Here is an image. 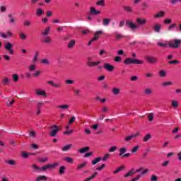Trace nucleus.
<instances>
[{
  "mask_svg": "<svg viewBox=\"0 0 181 181\" xmlns=\"http://www.w3.org/2000/svg\"><path fill=\"white\" fill-rule=\"evenodd\" d=\"M74 93L75 95H80V93H81V90L80 89H75L74 90Z\"/></svg>",
  "mask_w": 181,
  "mask_h": 181,
  "instance_id": "obj_58",
  "label": "nucleus"
},
{
  "mask_svg": "<svg viewBox=\"0 0 181 181\" xmlns=\"http://www.w3.org/2000/svg\"><path fill=\"white\" fill-rule=\"evenodd\" d=\"M58 108H61V110H67L69 108V105H62L58 106Z\"/></svg>",
  "mask_w": 181,
  "mask_h": 181,
  "instance_id": "obj_53",
  "label": "nucleus"
},
{
  "mask_svg": "<svg viewBox=\"0 0 181 181\" xmlns=\"http://www.w3.org/2000/svg\"><path fill=\"white\" fill-rule=\"evenodd\" d=\"M24 26H27V28H29L30 25H32V22H30L29 20H25L23 22Z\"/></svg>",
  "mask_w": 181,
  "mask_h": 181,
  "instance_id": "obj_37",
  "label": "nucleus"
},
{
  "mask_svg": "<svg viewBox=\"0 0 181 181\" xmlns=\"http://www.w3.org/2000/svg\"><path fill=\"white\" fill-rule=\"evenodd\" d=\"M50 33V27H47L45 30L42 33L44 36H47Z\"/></svg>",
  "mask_w": 181,
  "mask_h": 181,
  "instance_id": "obj_25",
  "label": "nucleus"
},
{
  "mask_svg": "<svg viewBox=\"0 0 181 181\" xmlns=\"http://www.w3.org/2000/svg\"><path fill=\"white\" fill-rule=\"evenodd\" d=\"M152 138V136H151V134H148L146 135V136L143 139L144 142H148V141L150 140V139Z\"/></svg>",
  "mask_w": 181,
  "mask_h": 181,
  "instance_id": "obj_35",
  "label": "nucleus"
},
{
  "mask_svg": "<svg viewBox=\"0 0 181 181\" xmlns=\"http://www.w3.org/2000/svg\"><path fill=\"white\" fill-rule=\"evenodd\" d=\"M99 64H101V61L96 62H88L87 65L88 67H97Z\"/></svg>",
  "mask_w": 181,
  "mask_h": 181,
  "instance_id": "obj_8",
  "label": "nucleus"
},
{
  "mask_svg": "<svg viewBox=\"0 0 181 181\" xmlns=\"http://www.w3.org/2000/svg\"><path fill=\"white\" fill-rule=\"evenodd\" d=\"M135 138V136H133V135H130V136H127L125 139H124V141H126V142H128L129 141H131V139Z\"/></svg>",
  "mask_w": 181,
  "mask_h": 181,
  "instance_id": "obj_48",
  "label": "nucleus"
},
{
  "mask_svg": "<svg viewBox=\"0 0 181 181\" xmlns=\"http://www.w3.org/2000/svg\"><path fill=\"white\" fill-rule=\"evenodd\" d=\"M151 180V181H157L158 180V176H156V175H152Z\"/></svg>",
  "mask_w": 181,
  "mask_h": 181,
  "instance_id": "obj_63",
  "label": "nucleus"
},
{
  "mask_svg": "<svg viewBox=\"0 0 181 181\" xmlns=\"http://www.w3.org/2000/svg\"><path fill=\"white\" fill-rule=\"evenodd\" d=\"M160 77H166V71L165 70H161L159 72Z\"/></svg>",
  "mask_w": 181,
  "mask_h": 181,
  "instance_id": "obj_45",
  "label": "nucleus"
},
{
  "mask_svg": "<svg viewBox=\"0 0 181 181\" xmlns=\"http://www.w3.org/2000/svg\"><path fill=\"white\" fill-rule=\"evenodd\" d=\"M127 152L126 148H122L119 150V156H122Z\"/></svg>",
  "mask_w": 181,
  "mask_h": 181,
  "instance_id": "obj_27",
  "label": "nucleus"
},
{
  "mask_svg": "<svg viewBox=\"0 0 181 181\" xmlns=\"http://www.w3.org/2000/svg\"><path fill=\"white\" fill-rule=\"evenodd\" d=\"M28 132L30 134V136H32L33 138H35V136H36V132H35V131L29 130Z\"/></svg>",
  "mask_w": 181,
  "mask_h": 181,
  "instance_id": "obj_49",
  "label": "nucleus"
},
{
  "mask_svg": "<svg viewBox=\"0 0 181 181\" xmlns=\"http://www.w3.org/2000/svg\"><path fill=\"white\" fill-rule=\"evenodd\" d=\"M29 70L30 71H33L34 70H36V65L35 64L30 65L29 67Z\"/></svg>",
  "mask_w": 181,
  "mask_h": 181,
  "instance_id": "obj_61",
  "label": "nucleus"
},
{
  "mask_svg": "<svg viewBox=\"0 0 181 181\" xmlns=\"http://www.w3.org/2000/svg\"><path fill=\"white\" fill-rule=\"evenodd\" d=\"M117 149H118V147H117V146H112L109 149V152H115V151H117Z\"/></svg>",
  "mask_w": 181,
  "mask_h": 181,
  "instance_id": "obj_60",
  "label": "nucleus"
},
{
  "mask_svg": "<svg viewBox=\"0 0 181 181\" xmlns=\"http://www.w3.org/2000/svg\"><path fill=\"white\" fill-rule=\"evenodd\" d=\"M41 63L42 64H50V61H49V59H42L41 60Z\"/></svg>",
  "mask_w": 181,
  "mask_h": 181,
  "instance_id": "obj_44",
  "label": "nucleus"
},
{
  "mask_svg": "<svg viewBox=\"0 0 181 181\" xmlns=\"http://www.w3.org/2000/svg\"><path fill=\"white\" fill-rule=\"evenodd\" d=\"M158 46H160V47L166 48L168 47V44L166 43H162V42H158Z\"/></svg>",
  "mask_w": 181,
  "mask_h": 181,
  "instance_id": "obj_52",
  "label": "nucleus"
},
{
  "mask_svg": "<svg viewBox=\"0 0 181 181\" xmlns=\"http://www.w3.org/2000/svg\"><path fill=\"white\" fill-rule=\"evenodd\" d=\"M145 59L150 64H155V63H158V58L155 57L146 56Z\"/></svg>",
  "mask_w": 181,
  "mask_h": 181,
  "instance_id": "obj_5",
  "label": "nucleus"
},
{
  "mask_svg": "<svg viewBox=\"0 0 181 181\" xmlns=\"http://www.w3.org/2000/svg\"><path fill=\"white\" fill-rule=\"evenodd\" d=\"M13 81H15L16 83V81H18V80H19V75L18 74H13Z\"/></svg>",
  "mask_w": 181,
  "mask_h": 181,
  "instance_id": "obj_51",
  "label": "nucleus"
},
{
  "mask_svg": "<svg viewBox=\"0 0 181 181\" xmlns=\"http://www.w3.org/2000/svg\"><path fill=\"white\" fill-rule=\"evenodd\" d=\"M38 162H40V163H46L49 160V158L47 157H43V158H40L37 159Z\"/></svg>",
  "mask_w": 181,
  "mask_h": 181,
  "instance_id": "obj_21",
  "label": "nucleus"
},
{
  "mask_svg": "<svg viewBox=\"0 0 181 181\" xmlns=\"http://www.w3.org/2000/svg\"><path fill=\"white\" fill-rule=\"evenodd\" d=\"M124 64H144V61H141L138 59L127 58L124 61Z\"/></svg>",
  "mask_w": 181,
  "mask_h": 181,
  "instance_id": "obj_1",
  "label": "nucleus"
},
{
  "mask_svg": "<svg viewBox=\"0 0 181 181\" xmlns=\"http://www.w3.org/2000/svg\"><path fill=\"white\" fill-rule=\"evenodd\" d=\"M19 36H20V39H21V40H25L28 36L26 35H25L23 33H18Z\"/></svg>",
  "mask_w": 181,
  "mask_h": 181,
  "instance_id": "obj_36",
  "label": "nucleus"
},
{
  "mask_svg": "<svg viewBox=\"0 0 181 181\" xmlns=\"http://www.w3.org/2000/svg\"><path fill=\"white\" fill-rule=\"evenodd\" d=\"M173 84V83L172 81H168V82H163V86L164 87H166L168 86H172Z\"/></svg>",
  "mask_w": 181,
  "mask_h": 181,
  "instance_id": "obj_54",
  "label": "nucleus"
},
{
  "mask_svg": "<svg viewBox=\"0 0 181 181\" xmlns=\"http://www.w3.org/2000/svg\"><path fill=\"white\" fill-rule=\"evenodd\" d=\"M47 84H50L54 88H62V83H55L53 81H48Z\"/></svg>",
  "mask_w": 181,
  "mask_h": 181,
  "instance_id": "obj_7",
  "label": "nucleus"
},
{
  "mask_svg": "<svg viewBox=\"0 0 181 181\" xmlns=\"http://www.w3.org/2000/svg\"><path fill=\"white\" fill-rule=\"evenodd\" d=\"M64 160H65V162H67L68 163H73V162H74V160L71 157H65L64 158Z\"/></svg>",
  "mask_w": 181,
  "mask_h": 181,
  "instance_id": "obj_26",
  "label": "nucleus"
},
{
  "mask_svg": "<svg viewBox=\"0 0 181 181\" xmlns=\"http://www.w3.org/2000/svg\"><path fill=\"white\" fill-rule=\"evenodd\" d=\"M74 45H76V40H71L68 44L69 49H73V47H74Z\"/></svg>",
  "mask_w": 181,
  "mask_h": 181,
  "instance_id": "obj_23",
  "label": "nucleus"
},
{
  "mask_svg": "<svg viewBox=\"0 0 181 181\" xmlns=\"http://www.w3.org/2000/svg\"><path fill=\"white\" fill-rule=\"evenodd\" d=\"M9 83H11V81H9V78H3L2 84L4 86H8V84H9Z\"/></svg>",
  "mask_w": 181,
  "mask_h": 181,
  "instance_id": "obj_30",
  "label": "nucleus"
},
{
  "mask_svg": "<svg viewBox=\"0 0 181 181\" xmlns=\"http://www.w3.org/2000/svg\"><path fill=\"white\" fill-rule=\"evenodd\" d=\"M35 93H36L37 95H42L43 97H47V95H46V91H45L42 89H37L35 90Z\"/></svg>",
  "mask_w": 181,
  "mask_h": 181,
  "instance_id": "obj_13",
  "label": "nucleus"
},
{
  "mask_svg": "<svg viewBox=\"0 0 181 181\" xmlns=\"http://www.w3.org/2000/svg\"><path fill=\"white\" fill-rule=\"evenodd\" d=\"M103 67L106 69L107 71H112L114 70V66L107 63L104 64Z\"/></svg>",
  "mask_w": 181,
  "mask_h": 181,
  "instance_id": "obj_12",
  "label": "nucleus"
},
{
  "mask_svg": "<svg viewBox=\"0 0 181 181\" xmlns=\"http://www.w3.org/2000/svg\"><path fill=\"white\" fill-rule=\"evenodd\" d=\"M112 93L114 95H119V94L121 93V89L118 88H113L112 89Z\"/></svg>",
  "mask_w": 181,
  "mask_h": 181,
  "instance_id": "obj_15",
  "label": "nucleus"
},
{
  "mask_svg": "<svg viewBox=\"0 0 181 181\" xmlns=\"http://www.w3.org/2000/svg\"><path fill=\"white\" fill-rule=\"evenodd\" d=\"M134 175H135V173H134V172L129 171L127 173H126V174L124 175V177H132V176H134Z\"/></svg>",
  "mask_w": 181,
  "mask_h": 181,
  "instance_id": "obj_33",
  "label": "nucleus"
},
{
  "mask_svg": "<svg viewBox=\"0 0 181 181\" xmlns=\"http://www.w3.org/2000/svg\"><path fill=\"white\" fill-rule=\"evenodd\" d=\"M101 33H103L102 30H98L97 31L95 34H94V37L96 38V40H98V38L100 37V35H101Z\"/></svg>",
  "mask_w": 181,
  "mask_h": 181,
  "instance_id": "obj_38",
  "label": "nucleus"
},
{
  "mask_svg": "<svg viewBox=\"0 0 181 181\" xmlns=\"http://www.w3.org/2000/svg\"><path fill=\"white\" fill-rule=\"evenodd\" d=\"M56 166H59V163H48L45 166L41 167V170L45 172V170H47V169H54Z\"/></svg>",
  "mask_w": 181,
  "mask_h": 181,
  "instance_id": "obj_4",
  "label": "nucleus"
},
{
  "mask_svg": "<svg viewBox=\"0 0 181 181\" xmlns=\"http://www.w3.org/2000/svg\"><path fill=\"white\" fill-rule=\"evenodd\" d=\"M122 8L124 11H125V12H129V13H132V7L128 6H123Z\"/></svg>",
  "mask_w": 181,
  "mask_h": 181,
  "instance_id": "obj_19",
  "label": "nucleus"
},
{
  "mask_svg": "<svg viewBox=\"0 0 181 181\" xmlns=\"http://www.w3.org/2000/svg\"><path fill=\"white\" fill-rule=\"evenodd\" d=\"M74 121H76V117L72 116V117H71V119L69 121V124L70 125H71V124H73V122H74Z\"/></svg>",
  "mask_w": 181,
  "mask_h": 181,
  "instance_id": "obj_55",
  "label": "nucleus"
},
{
  "mask_svg": "<svg viewBox=\"0 0 181 181\" xmlns=\"http://www.w3.org/2000/svg\"><path fill=\"white\" fill-rule=\"evenodd\" d=\"M6 163H8V165H12L13 166H15L16 165V161L14 160H6Z\"/></svg>",
  "mask_w": 181,
  "mask_h": 181,
  "instance_id": "obj_34",
  "label": "nucleus"
},
{
  "mask_svg": "<svg viewBox=\"0 0 181 181\" xmlns=\"http://www.w3.org/2000/svg\"><path fill=\"white\" fill-rule=\"evenodd\" d=\"M65 170H66V167H65V166H61V167L59 168V173H60L61 175L64 174Z\"/></svg>",
  "mask_w": 181,
  "mask_h": 181,
  "instance_id": "obj_46",
  "label": "nucleus"
},
{
  "mask_svg": "<svg viewBox=\"0 0 181 181\" xmlns=\"http://www.w3.org/2000/svg\"><path fill=\"white\" fill-rule=\"evenodd\" d=\"M101 11L95 10V7H90V15H100Z\"/></svg>",
  "mask_w": 181,
  "mask_h": 181,
  "instance_id": "obj_11",
  "label": "nucleus"
},
{
  "mask_svg": "<svg viewBox=\"0 0 181 181\" xmlns=\"http://www.w3.org/2000/svg\"><path fill=\"white\" fill-rule=\"evenodd\" d=\"M4 49H6V50H8V52H9V53L11 54H13V49H12V44L10 42L6 43L4 45Z\"/></svg>",
  "mask_w": 181,
  "mask_h": 181,
  "instance_id": "obj_9",
  "label": "nucleus"
},
{
  "mask_svg": "<svg viewBox=\"0 0 181 181\" xmlns=\"http://www.w3.org/2000/svg\"><path fill=\"white\" fill-rule=\"evenodd\" d=\"M49 129H51V132H49V136H56L59 130V126L54 124L51 126Z\"/></svg>",
  "mask_w": 181,
  "mask_h": 181,
  "instance_id": "obj_3",
  "label": "nucleus"
},
{
  "mask_svg": "<svg viewBox=\"0 0 181 181\" xmlns=\"http://www.w3.org/2000/svg\"><path fill=\"white\" fill-rule=\"evenodd\" d=\"M86 166H87V162H86V161H85V162H83V163H81V164H80L79 165H78V166L76 167V169H77L78 170H80V169H83V168H86Z\"/></svg>",
  "mask_w": 181,
  "mask_h": 181,
  "instance_id": "obj_22",
  "label": "nucleus"
},
{
  "mask_svg": "<svg viewBox=\"0 0 181 181\" xmlns=\"http://www.w3.org/2000/svg\"><path fill=\"white\" fill-rule=\"evenodd\" d=\"M43 42L45 43H50V42H52V38H50L49 36H46L45 37Z\"/></svg>",
  "mask_w": 181,
  "mask_h": 181,
  "instance_id": "obj_41",
  "label": "nucleus"
},
{
  "mask_svg": "<svg viewBox=\"0 0 181 181\" xmlns=\"http://www.w3.org/2000/svg\"><path fill=\"white\" fill-rule=\"evenodd\" d=\"M65 84H67V85L74 84V81L71 79H67L65 81Z\"/></svg>",
  "mask_w": 181,
  "mask_h": 181,
  "instance_id": "obj_47",
  "label": "nucleus"
},
{
  "mask_svg": "<svg viewBox=\"0 0 181 181\" xmlns=\"http://www.w3.org/2000/svg\"><path fill=\"white\" fill-rule=\"evenodd\" d=\"M115 62H122V58L119 56L115 57Z\"/></svg>",
  "mask_w": 181,
  "mask_h": 181,
  "instance_id": "obj_59",
  "label": "nucleus"
},
{
  "mask_svg": "<svg viewBox=\"0 0 181 181\" xmlns=\"http://www.w3.org/2000/svg\"><path fill=\"white\" fill-rule=\"evenodd\" d=\"M164 23H165V25H170V23H172V20L167 18V19L164 20Z\"/></svg>",
  "mask_w": 181,
  "mask_h": 181,
  "instance_id": "obj_57",
  "label": "nucleus"
},
{
  "mask_svg": "<svg viewBox=\"0 0 181 181\" xmlns=\"http://www.w3.org/2000/svg\"><path fill=\"white\" fill-rule=\"evenodd\" d=\"M37 57H39V52L37 51L34 55V58L33 59V63H36L37 62Z\"/></svg>",
  "mask_w": 181,
  "mask_h": 181,
  "instance_id": "obj_39",
  "label": "nucleus"
},
{
  "mask_svg": "<svg viewBox=\"0 0 181 181\" xmlns=\"http://www.w3.org/2000/svg\"><path fill=\"white\" fill-rule=\"evenodd\" d=\"M136 22L138 23H139L140 25H145V23H146V19H145V18L141 19V18H138L136 19Z\"/></svg>",
  "mask_w": 181,
  "mask_h": 181,
  "instance_id": "obj_24",
  "label": "nucleus"
},
{
  "mask_svg": "<svg viewBox=\"0 0 181 181\" xmlns=\"http://www.w3.org/2000/svg\"><path fill=\"white\" fill-rule=\"evenodd\" d=\"M31 168L34 173H39V172H40V170H42L41 167L37 166L36 164H33L31 165Z\"/></svg>",
  "mask_w": 181,
  "mask_h": 181,
  "instance_id": "obj_10",
  "label": "nucleus"
},
{
  "mask_svg": "<svg viewBox=\"0 0 181 181\" xmlns=\"http://www.w3.org/2000/svg\"><path fill=\"white\" fill-rule=\"evenodd\" d=\"M160 25L159 24H156L154 25V27L153 28V30H154V32H156V33H159V32H160Z\"/></svg>",
  "mask_w": 181,
  "mask_h": 181,
  "instance_id": "obj_18",
  "label": "nucleus"
},
{
  "mask_svg": "<svg viewBox=\"0 0 181 181\" xmlns=\"http://www.w3.org/2000/svg\"><path fill=\"white\" fill-rule=\"evenodd\" d=\"M104 4H105V1L104 0H100L96 2V5H98L99 6H104Z\"/></svg>",
  "mask_w": 181,
  "mask_h": 181,
  "instance_id": "obj_43",
  "label": "nucleus"
},
{
  "mask_svg": "<svg viewBox=\"0 0 181 181\" xmlns=\"http://www.w3.org/2000/svg\"><path fill=\"white\" fill-rule=\"evenodd\" d=\"M72 145L71 144H68L65 146H64L62 148V151H63V152H66V151H69V149L71 148Z\"/></svg>",
  "mask_w": 181,
  "mask_h": 181,
  "instance_id": "obj_31",
  "label": "nucleus"
},
{
  "mask_svg": "<svg viewBox=\"0 0 181 181\" xmlns=\"http://www.w3.org/2000/svg\"><path fill=\"white\" fill-rule=\"evenodd\" d=\"M171 105L173 108H177V107H179V102L177 100H172Z\"/></svg>",
  "mask_w": 181,
  "mask_h": 181,
  "instance_id": "obj_29",
  "label": "nucleus"
},
{
  "mask_svg": "<svg viewBox=\"0 0 181 181\" xmlns=\"http://www.w3.org/2000/svg\"><path fill=\"white\" fill-rule=\"evenodd\" d=\"M88 151H90V147L86 146V147H84V148H82L79 149L78 152L80 153H86V152H88Z\"/></svg>",
  "mask_w": 181,
  "mask_h": 181,
  "instance_id": "obj_20",
  "label": "nucleus"
},
{
  "mask_svg": "<svg viewBox=\"0 0 181 181\" xmlns=\"http://www.w3.org/2000/svg\"><path fill=\"white\" fill-rule=\"evenodd\" d=\"M40 180H47V177L45 175H40L38 177H37V181H40Z\"/></svg>",
  "mask_w": 181,
  "mask_h": 181,
  "instance_id": "obj_40",
  "label": "nucleus"
},
{
  "mask_svg": "<svg viewBox=\"0 0 181 181\" xmlns=\"http://www.w3.org/2000/svg\"><path fill=\"white\" fill-rule=\"evenodd\" d=\"M122 169H125L124 165H122V166L119 167L117 169H116V170L113 171V173L115 175H117V173H119V172H121V170H122Z\"/></svg>",
  "mask_w": 181,
  "mask_h": 181,
  "instance_id": "obj_28",
  "label": "nucleus"
},
{
  "mask_svg": "<svg viewBox=\"0 0 181 181\" xmlns=\"http://www.w3.org/2000/svg\"><path fill=\"white\" fill-rule=\"evenodd\" d=\"M179 63H180V61L177 59L168 62V64H179Z\"/></svg>",
  "mask_w": 181,
  "mask_h": 181,
  "instance_id": "obj_42",
  "label": "nucleus"
},
{
  "mask_svg": "<svg viewBox=\"0 0 181 181\" xmlns=\"http://www.w3.org/2000/svg\"><path fill=\"white\" fill-rule=\"evenodd\" d=\"M126 26H128L131 30H135L138 29V25L134 23L132 21H126Z\"/></svg>",
  "mask_w": 181,
  "mask_h": 181,
  "instance_id": "obj_6",
  "label": "nucleus"
},
{
  "mask_svg": "<svg viewBox=\"0 0 181 181\" xmlns=\"http://www.w3.org/2000/svg\"><path fill=\"white\" fill-rule=\"evenodd\" d=\"M103 159L101 157H98L95 160L92 161V165H97L98 162H100V160Z\"/></svg>",
  "mask_w": 181,
  "mask_h": 181,
  "instance_id": "obj_32",
  "label": "nucleus"
},
{
  "mask_svg": "<svg viewBox=\"0 0 181 181\" xmlns=\"http://www.w3.org/2000/svg\"><path fill=\"white\" fill-rule=\"evenodd\" d=\"M165 16V12L160 11L154 15V18H163Z\"/></svg>",
  "mask_w": 181,
  "mask_h": 181,
  "instance_id": "obj_17",
  "label": "nucleus"
},
{
  "mask_svg": "<svg viewBox=\"0 0 181 181\" xmlns=\"http://www.w3.org/2000/svg\"><path fill=\"white\" fill-rule=\"evenodd\" d=\"M8 16L10 19L11 23H15V18H13V17H12V14H8Z\"/></svg>",
  "mask_w": 181,
  "mask_h": 181,
  "instance_id": "obj_56",
  "label": "nucleus"
},
{
  "mask_svg": "<svg viewBox=\"0 0 181 181\" xmlns=\"http://www.w3.org/2000/svg\"><path fill=\"white\" fill-rule=\"evenodd\" d=\"M37 16H42V15H45V10L42 8H38L36 10Z\"/></svg>",
  "mask_w": 181,
  "mask_h": 181,
  "instance_id": "obj_14",
  "label": "nucleus"
},
{
  "mask_svg": "<svg viewBox=\"0 0 181 181\" xmlns=\"http://www.w3.org/2000/svg\"><path fill=\"white\" fill-rule=\"evenodd\" d=\"M181 40L179 39L174 40V43L172 41L168 42V46L173 49H179L180 47Z\"/></svg>",
  "mask_w": 181,
  "mask_h": 181,
  "instance_id": "obj_2",
  "label": "nucleus"
},
{
  "mask_svg": "<svg viewBox=\"0 0 181 181\" xmlns=\"http://www.w3.org/2000/svg\"><path fill=\"white\" fill-rule=\"evenodd\" d=\"M152 93H153V90L151 88H146L144 90V93H146L147 95L152 94Z\"/></svg>",
  "mask_w": 181,
  "mask_h": 181,
  "instance_id": "obj_50",
  "label": "nucleus"
},
{
  "mask_svg": "<svg viewBox=\"0 0 181 181\" xmlns=\"http://www.w3.org/2000/svg\"><path fill=\"white\" fill-rule=\"evenodd\" d=\"M177 25V24L176 23H173L168 27V30H172V29H173L174 28H176Z\"/></svg>",
  "mask_w": 181,
  "mask_h": 181,
  "instance_id": "obj_62",
  "label": "nucleus"
},
{
  "mask_svg": "<svg viewBox=\"0 0 181 181\" xmlns=\"http://www.w3.org/2000/svg\"><path fill=\"white\" fill-rule=\"evenodd\" d=\"M111 155L110 153H106L103 158V160H107V159H108V158H110Z\"/></svg>",
  "mask_w": 181,
  "mask_h": 181,
  "instance_id": "obj_64",
  "label": "nucleus"
},
{
  "mask_svg": "<svg viewBox=\"0 0 181 181\" xmlns=\"http://www.w3.org/2000/svg\"><path fill=\"white\" fill-rule=\"evenodd\" d=\"M111 23V18H103V26H108Z\"/></svg>",
  "mask_w": 181,
  "mask_h": 181,
  "instance_id": "obj_16",
  "label": "nucleus"
}]
</instances>
